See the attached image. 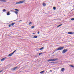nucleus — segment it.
<instances>
[{
  "mask_svg": "<svg viewBox=\"0 0 74 74\" xmlns=\"http://www.w3.org/2000/svg\"><path fill=\"white\" fill-rule=\"evenodd\" d=\"M58 60V59L54 58L53 59H49L47 60V62H53V61H56V60Z\"/></svg>",
  "mask_w": 74,
  "mask_h": 74,
  "instance_id": "3",
  "label": "nucleus"
},
{
  "mask_svg": "<svg viewBox=\"0 0 74 74\" xmlns=\"http://www.w3.org/2000/svg\"><path fill=\"white\" fill-rule=\"evenodd\" d=\"M53 53H54V52H53Z\"/></svg>",
  "mask_w": 74,
  "mask_h": 74,
  "instance_id": "34",
  "label": "nucleus"
},
{
  "mask_svg": "<svg viewBox=\"0 0 74 74\" xmlns=\"http://www.w3.org/2000/svg\"><path fill=\"white\" fill-rule=\"evenodd\" d=\"M16 50H15L14 51H13V52L12 53H13L14 54V52H16Z\"/></svg>",
  "mask_w": 74,
  "mask_h": 74,
  "instance_id": "26",
  "label": "nucleus"
},
{
  "mask_svg": "<svg viewBox=\"0 0 74 74\" xmlns=\"http://www.w3.org/2000/svg\"><path fill=\"white\" fill-rule=\"evenodd\" d=\"M68 51V49H64L62 51V53H66V52H67Z\"/></svg>",
  "mask_w": 74,
  "mask_h": 74,
  "instance_id": "5",
  "label": "nucleus"
},
{
  "mask_svg": "<svg viewBox=\"0 0 74 74\" xmlns=\"http://www.w3.org/2000/svg\"><path fill=\"white\" fill-rule=\"evenodd\" d=\"M53 9L54 10H56V7H53Z\"/></svg>",
  "mask_w": 74,
  "mask_h": 74,
  "instance_id": "24",
  "label": "nucleus"
},
{
  "mask_svg": "<svg viewBox=\"0 0 74 74\" xmlns=\"http://www.w3.org/2000/svg\"><path fill=\"white\" fill-rule=\"evenodd\" d=\"M1 72H2V71H0V73H1Z\"/></svg>",
  "mask_w": 74,
  "mask_h": 74,
  "instance_id": "30",
  "label": "nucleus"
},
{
  "mask_svg": "<svg viewBox=\"0 0 74 74\" xmlns=\"http://www.w3.org/2000/svg\"><path fill=\"white\" fill-rule=\"evenodd\" d=\"M68 34H74V32H69L68 33Z\"/></svg>",
  "mask_w": 74,
  "mask_h": 74,
  "instance_id": "7",
  "label": "nucleus"
},
{
  "mask_svg": "<svg viewBox=\"0 0 74 74\" xmlns=\"http://www.w3.org/2000/svg\"><path fill=\"white\" fill-rule=\"evenodd\" d=\"M11 25H9V27H11Z\"/></svg>",
  "mask_w": 74,
  "mask_h": 74,
  "instance_id": "28",
  "label": "nucleus"
},
{
  "mask_svg": "<svg viewBox=\"0 0 74 74\" xmlns=\"http://www.w3.org/2000/svg\"><path fill=\"white\" fill-rule=\"evenodd\" d=\"M14 24H15V23H12V24H11V25L12 26H13L14 25Z\"/></svg>",
  "mask_w": 74,
  "mask_h": 74,
  "instance_id": "14",
  "label": "nucleus"
},
{
  "mask_svg": "<svg viewBox=\"0 0 74 74\" xmlns=\"http://www.w3.org/2000/svg\"><path fill=\"white\" fill-rule=\"evenodd\" d=\"M44 71H42L40 72V73L41 74H43V73H44Z\"/></svg>",
  "mask_w": 74,
  "mask_h": 74,
  "instance_id": "13",
  "label": "nucleus"
},
{
  "mask_svg": "<svg viewBox=\"0 0 74 74\" xmlns=\"http://www.w3.org/2000/svg\"><path fill=\"white\" fill-rule=\"evenodd\" d=\"M21 21H19V22H21Z\"/></svg>",
  "mask_w": 74,
  "mask_h": 74,
  "instance_id": "33",
  "label": "nucleus"
},
{
  "mask_svg": "<svg viewBox=\"0 0 74 74\" xmlns=\"http://www.w3.org/2000/svg\"><path fill=\"white\" fill-rule=\"evenodd\" d=\"M0 1H1L2 2H6L7 1L6 0H0Z\"/></svg>",
  "mask_w": 74,
  "mask_h": 74,
  "instance_id": "8",
  "label": "nucleus"
},
{
  "mask_svg": "<svg viewBox=\"0 0 74 74\" xmlns=\"http://www.w3.org/2000/svg\"><path fill=\"white\" fill-rule=\"evenodd\" d=\"M71 21H74V18H71Z\"/></svg>",
  "mask_w": 74,
  "mask_h": 74,
  "instance_id": "22",
  "label": "nucleus"
},
{
  "mask_svg": "<svg viewBox=\"0 0 74 74\" xmlns=\"http://www.w3.org/2000/svg\"><path fill=\"white\" fill-rule=\"evenodd\" d=\"M50 63H51L52 64H54L55 63V62H50Z\"/></svg>",
  "mask_w": 74,
  "mask_h": 74,
  "instance_id": "21",
  "label": "nucleus"
},
{
  "mask_svg": "<svg viewBox=\"0 0 74 74\" xmlns=\"http://www.w3.org/2000/svg\"><path fill=\"white\" fill-rule=\"evenodd\" d=\"M17 68L18 67H16L11 69V70H12V71H14V70H16V69H17Z\"/></svg>",
  "mask_w": 74,
  "mask_h": 74,
  "instance_id": "6",
  "label": "nucleus"
},
{
  "mask_svg": "<svg viewBox=\"0 0 74 74\" xmlns=\"http://www.w3.org/2000/svg\"><path fill=\"white\" fill-rule=\"evenodd\" d=\"M26 0H24L23 1H19L18 2H16V4H22L23 3H24L25 1Z\"/></svg>",
  "mask_w": 74,
  "mask_h": 74,
  "instance_id": "4",
  "label": "nucleus"
},
{
  "mask_svg": "<svg viewBox=\"0 0 74 74\" xmlns=\"http://www.w3.org/2000/svg\"><path fill=\"white\" fill-rule=\"evenodd\" d=\"M14 10H15V11L14 10H11L10 11L13 12H15L16 15H18V12H19V10L18 9H14Z\"/></svg>",
  "mask_w": 74,
  "mask_h": 74,
  "instance_id": "1",
  "label": "nucleus"
},
{
  "mask_svg": "<svg viewBox=\"0 0 74 74\" xmlns=\"http://www.w3.org/2000/svg\"><path fill=\"white\" fill-rule=\"evenodd\" d=\"M44 48V47H42L40 49V50H42V49H43Z\"/></svg>",
  "mask_w": 74,
  "mask_h": 74,
  "instance_id": "17",
  "label": "nucleus"
},
{
  "mask_svg": "<svg viewBox=\"0 0 74 74\" xmlns=\"http://www.w3.org/2000/svg\"><path fill=\"white\" fill-rule=\"evenodd\" d=\"M64 68H63L61 69V71H64Z\"/></svg>",
  "mask_w": 74,
  "mask_h": 74,
  "instance_id": "12",
  "label": "nucleus"
},
{
  "mask_svg": "<svg viewBox=\"0 0 74 74\" xmlns=\"http://www.w3.org/2000/svg\"><path fill=\"white\" fill-rule=\"evenodd\" d=\"M62 24L60 25H59L57 27H60V26H62Z\"/></svg>",
  "mask_w": 74,
  "mask_h": 74,
  "instance_id": "18",
  "label": "nucleus"
},
{
  "mask_svg": "<svg viewBox=\"0 0 74 74\" xmlns=\"http://www.w3.org/2000/svg\"><path fill=\"white\" fill-rule=\"evenodd\" d=\"M33 34H35V33H33Z\"/></svg>",
  "mask_w": 74,
  "mask_h": 74,
  "instance_id": "31",
  "label": "nucleus"
},
{
  "mask_svg": "<svg viewBox=\"0 0 74 74\" xmlns=\"http://www.w3.org/2000/svg\"><path fill=\"white\" fill-rule=\"evenodd\" d=\"M46 4H45V3H43V6H45L46 5Z\"/></svg>",
  "mask_w": 74,
  "mask_h": 74,
  "instance_id": "15",
  "label": "nucleus"
},
{
  "mask_svg": "<svg viewBox=\"0 0 74 74\" xmlns=\"http://www.w3.org/2000/svg\"><path fill=\"white\" fill-rule=\"evenodd\" d=\"M64 47H58V49H56L54 51H60V50H62V49H64Z\"/></svg>",
  "mask_w": 74,
  "mask_h": 74,
  "instance_id": "2",
  "label": "nucleus"
},
{
  "mask_svg": "<svg viewBox=\"0 0 74 74\" xmlns=\"http://www.w3.org/2000/svg\"><path fill=\"white\" fill-rule=\"evenodd\" d=\"M13 53H11L10 54H9L8 55V56H12V55H13Z\"/></svg>",
  "mask_w": 74,
  "mask_h": 74,
  "instance_id": "10",
  "label": "nucleus"
},
{
  "mask_svg": "<svg viewBox=\"0 0 74 74\" xmlns=\"http://www.w3.org/2000/svg\"><path fill=\"white\" fill-rule=\"evenodd\" d=\"M7 15H10V12H8L7 13Z\"/></svg>",
  "mask_w": 74,
  "mask_h": 74,
  "instance_id": "16",
  "label": "nucleus"
},
{
  "mask_svg": "<svg viewBox=\"0 0 74 74\" xmlns=\"http://www.w3.org/2000/svg\"><path fill=\"white\" fill-rule=\"evenodd\" d=\"M37 38V36H34L33 37L34 38Z\"/></svg>",
  "mask_w": 74,
  "mask_h": 74,
  "instance_id": "11",
  "label": "nucleus"
},
{
  "mask_svg": "<svg viewBox=\"0 0 74 74\" xmlns=\"http://www.w3.org/2000/svg\"><path fill=\"white\" fill-rule=\"evenodd\" d=\"M3 12H4V11H6V10H5V9H4L3 10Z\"/></svg>",
  "mask_w": 74,
  "mask_h": 74,
  "instance_id": "23",
  "label": "nucleus"
},
{
  "mask_svg": "<svg viewBox=\"0 0 74 74\" xmlns=\"http://www.w3.org/2000/svg\"><path fill=\"white\" fill-rule=\"evenodd\" d=\"M39 33H40V32H38V34H39Z\"/></svg>",
  "mask_w": 74,
  "mask_h": 74,
  "instance_id": "29",
  "label": "nucleus"
},
{
  "mask_svg": "<svg viewBox=\"0 0 74 74\" xmlns=\"http://www.w3.org/2000/svg\"><path fill=\"white\" fill-rule=\"evenodd\" d=\"M70 66H71V67H73V68H74V66L73 65H70Z\"/></svg>",
  "mask_w": 74,
  "mask_h": 74,
  "instance_id": "20",
  "label": "nucleus"
},
{
  "mask_svg": "<svg viewBox=\"0 0 74 74\" xmlns=\"http://www.w3.org/2000/svg\"><path fill=\"white\" fill-rule=\"evenodd\" d=\"M34 26H32L31 27V29H33V28H34Z\"/></svg>",
  "mask_w": 74,
  "mask_h": 74,
  "instance_id": "19",
  "label": "nucleus"
},
{
  "mask_svg": "<svg viewBox=\"0 0 74 74\" xmlns=\"http://www.w3.org/2000/svg\"><path fill=\"white\" fill-rule=\"evenodd\" d=\"M42 53H39V55H41V54H42Z\"/></svg>",
  "mask_w": 74,
  "mask_h": 74,
  "instance_id": "27",
  "label": "nucleus"
},
{
  "mask_svg": "<svg viewBox=\"0 0 74 74\" xmlns=\"http://www.w3.org/2000/svg\"><path fill=\"white\" fill-rule=\"evenodd\" d=\"M6 57H5V58H2V59H1V61H3V60H5V59H6Z\"/></svg>",
  "mask_w": 74,
  "mask_h": 74,
  "instance_id": "9",
  "label": "nucleus"
},
{
  "mask_svg": "<svg viewBox=\"0 0 74 74\" xmlns=\"http://www.w3.org/2000/svg\"><path fill=\"white\" fill-rule=\"evenodd\" d=\"M32 23V22H30L29 23V25H31Z\"/></svg>",
  "mask_w": 74,
  "mask_h": 74,
  "instance_id": "25",
  "label": "nucleus"
},
{
  "mask_svg": "<svg viewBox=\"0 0 74 74\" xmlns=\"http://www.w3.org/2000/svg\"><path fill=\"white\" fill-rule=\"evenodd\" d=\"M50 71V72H52V70H51Z\"/></svg>",
  "mask_w": 74,
  "mask_h": 74,
  "instance_id": "32",
  "label": "nucleus"
}]
</instances>
